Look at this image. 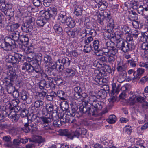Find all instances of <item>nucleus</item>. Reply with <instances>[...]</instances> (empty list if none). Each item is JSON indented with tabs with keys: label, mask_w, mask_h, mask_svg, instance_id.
<instances>
[{
	"label": "nucleus",
	"mask_w": 148,
	"mask_h": 148,
	"mask_svg": "<svg viewBox=\"0 0 148 148\" xmlns=\"http://www.w3.org/2000/svg\"><path fill=\"white\" fill-rule=\"evenodd\" d=\"M126 40L127 41L123 40L122 39H119L116 40V47L124 52H127L132 48V45L128 43L127 41H132L133 40L132 38L129 36L127 37Z\"/></svg>",
	"instance_id": "obj_1"
},
{
	"label": "nucleus",
	"mask_w": 148,
	"mask_h": 148,
	"mask_svg": "<svg viewBox=\"0 0 148 148\" xmlns=\"http://www.w3.org/2000/svg\"><path fill=\"white\" fill-rule=\"evenodd\" d=\"M103 105V103L100 101L90 103V105L88 109L87 114L90 116H95L97 110H100L102 108Z\"/></svg>",
	"instance_id": "obj_2"
},
{
	"label": "nucleus",
	"mask_w": 148,
	"mask_h": 148,
	"mask_svg": "<svg viewBox=\"0 0 148 148\" xmlns=\"http://www.w3.org/2000/svg\"><path fill=\"white\" fill-rule=\"evenodd\" d=\"M56 114H51L49 117H41V123L43 124L44 127H46L45 129L48 130L50 129L49 123L54 120Z\"/></svg>",
	"instance_id": "obj_3"
},
{
	"label": "nucleus",
	"mask_w": 148,
	"mask_h": 148,
	"mask_svg": "<svg viewBox=\"0 0 148 148\" xmlns=\"http://www.w3.org/2000/svg\"><path fill=\"white\" fill-rule=\"evenodd\" d=\"M113 28L109 27V29L106 30L103 33V35L106 40L109 39L111 40L115 37Z\"/></svg>",
	"instance_id": "obj_4"
},
{
	"label": "nucleus",
	"mask_w": 148,
	"mask_h": 148,
	"mask_svg": "<svg viewBox=\"0 0 148 148\" xmlns=\"http://www.w3.org/2000/svg\"><path fill=\"white\" fill-rule=\"evenodd\" d=\"M21 99L24 101L28 104H30L32 102V99L28 96V93L24 90H22L20 93Z\"/></svg>",
	"instance_id": "obj_5"
},
{
	"label": "nucleus",
	"mask_w": 148,
	"mask_h": 148,
	"mask_svg": "<svg viewBox=\"0 0 148 148\" xmlns=\"http://www.w3.org/2000/svg\"><path fill=\"white\" fill-rule=\"evenodd\" d=\"M103 15L105 17V20H106L108 22L107 27L112 28H114V25L113 19L111 18V15L107 12H105L103 14Z\"/></svg>",
	"instance_id": "obj_6"
},
{
	"label": "nucleus",
	"mask_w": 148,
	"mask_h": 148,
	"mask_svg": "<svg viewBox=\"0 0 148 148\" xmlns=\"http://www.w3.org/2000/svg\"><path fill=\"white\" fill-rule=\"evenodd\" d=\"M30 64L34 68L35 72L36 73H39L41 69L39 65V62L36 59L33 60H31Z\"/></svg>",
	"instance_id": "obj_7"
},
{
	"label": "nucleus",
	"mask_w": 148,
	"mask_h": 148,
	"mask_svg": "<svg viewBox=\"0 0 148 148\" xmlns=\"http://www.w3.org/2000/svg\"><path fill=\"white\" fill-rule=\"evenodd\" d=\"M21 29L23 32L28 33L32 30L33 27L32 25L28 24V23L25 22L23 24Z\"/></svg>",
	"instance_id": "obj_8"
},
{
	"label": "nucleus",
	"mask_w": 148,
	"mask_h": 148,
	"mask_svg": "<svg viewBox=\"0 0 148 148\" xmlns=\"http://www.w3.org/2000/svg\"><path fill=\"white\" fill-rule=\"evenodd\" d=\"M20 25L18 23H13L12 24L7 26V29L11 32L16 31L20 27Z\"/></svg>",
	"instance_id": "obj_9"
},
{
	"label": "nucleus",
	"mask_w": 148,
	"mask_h": 148,
	"mask_svg": "<svg viewBox=\"0 0 148 148\" xmlns=\"http://www.w3.org/2000/svg\"><path fill=\"white\" fill-rule=\"evenodd\" d=\"M29 40L28 36L25 35H21L19 40V42H18L19 44H22L25 45L28 44Z\"/></svg>",
	"instance_id": "obj_10"
},
{
	"label": "nucleus",
	"mask_w": 148,
	"mask_h": 148,
	"mask_svg": "<svg viewBox=\"0 0 148 148\" xmlns=\"http://www.w3.org/2000/svg\"><path fill=\"white\" fill-rule=\"evenodd\" d=\"M54 105L51 103L47 104L45 106V108L48 112H50L51 114H56L57 115V112L56 110H54Z\"/></svg>",
	"instance_id": "obj_11"
},
{
	"label": "nucleus",
	"mask_w": 148,
	"mask_h": 148,
	"mask_svg": "<svg viewBox=\"0 0 148 148\" xmlns=\"http://www.w3.org/2000/svg\"><path fill=\"white\" fill-rule=\"evenodd\" d=\"M138 12L139 14L144 16L147 14V12L148 11V6L146 7H143L141 5H140L137 9Z\"/></svg>",
	"instance_id": "obj_12"
},
{
	"label": "nucleus",
	"mask_w": 148,
	"mask_h": 148,
	"mask_svg": "<svg viewBox=\"0 0 148 148\" xmlns=\"http://www.w3.org/2000/svg\"><path fill=\"white\" fill-rule=\"evenodd\" d=\"M22 69L23 70H26L29 72H33L34 71V69L30 63H25L22 66Z\"/></svg>",
	"instance_id": "obj_13"
},
{
	"label": "nucleus",
	"mask_w": 148,
	"mask_h": 148,
	"mask_svg": "<svg viewBox=\"0 0 148 148\" xmlns=\"http://www.w3.org/2000/svg\"><path fill=\"white\" fill-rule=\"evenodd\" d=\"M44 105V102L42 101L41 100L38 99L35 101L34 102V106L35 107H36V108H42L43 107V109L42 110V114L44 115H46L47 114H45V112H44V111L45 110V109L43 108L44 107L43 106Z\"/></svg>",
	"instance_id": "obj_14"
},
{
	"label": "nucleus",
	"mask_w": 148,
	"mask_h": 148,
	"mask_svg": "<svg viewBox=\"0 0 148 148\" xmlns=\"http://www.w3.org/2000/svg\"><path fill=\"white\" fill-rule=\"evenodd\" d=\"M85 32L88 34L95 36L96 34V31L93 29H92L90 26L86 25L85 26Z\"/></svg>",
	"instance_id": "obj_15"
},
{
	"label": "nucleus",
	"mask_w": 148,
	"mask_h": 148,
	"mask_svg": "<svg viewBox=\"0 0 148 148\" xmlns=\"http://www.w3.org/2000/svg\"><path fill=\"white\" fill-rule=\"evenodd\" d=\"M145 72V69L142 68H139L137 69L136 73L134 75V79H138L140 78L142 75Z\"/></svg>",
	"instance_id": "obj_16"
},
{
	"label": "nucleus",
	"mask_w": 148,
	"mask_h": 148,
	"mask_svg": "<svg viewBox=\"0 0 148 148\" xmlns=\"http://www.w3.org/2000/svg\"><path fill=\"white\" fill-rule=\"evenodd\" d=\"M47 22V20L45 19L43 16L38 17L36 23L39 27H43Z\"/></svg>",
	"instance_id": "obj_17"
},
{
	"label": "nucleus",
	"mask_w": 148,
	"mask_h": 148,
	"mask_svg": "<svg viewBox=\"0 0 148 148\" xmlns=\"http://www.w3.org/2000/svg\"><path fill=\"white\" fill-rule=\"evenodd\" d=\"M58 61L59 64L61 63L66 67L69 66L71 62L70 60L68 58L66 57L63 58L62 60L60 59H58Z\"/></svg>",
	"instance_id": "obj_18"
},
{
	"label": "nucleus",
	"mask_w": 148,
	"mask_h": 148,
	"mask_svg": "<svg viewBox=\"0 0 148 148\" xmlns=\"http://www.w3.org/2000/svg\"><path fill=\"white\" fill-rule=\"evenodd\" d=\"M9 5L8 3H5L4 2V0H0V9L3 13L6 11L9 8Z\"/></svg>",
	"instance_id": "obj_19"
},
{
	"label": "nucleus",
	"mask_w": 148,
	"mask_h": 148,
	"mask_svg": "<svg viewBox=\"0 0 148 148\" xmlns=\"http://www.w3.org/2000/svg\"><path fill=\"white\" fill-rule=\"evenodd\" d=\"M6 62L12 63V64H16V61L14 56L10 55L6 57Z\"/></svg>",
	"instance_id": "obj_20"
},
{
	"label": "nucleus",
	"mask_w": 148,
	"mask_h": 148,
	"mask_svg": "<svg viewBox=\"0 0 148 148\" xmlns=\"http://www.w3.org/2000/svg\"><path fill=\"white\" fill-rule=\"evenodd\" d=\"M78 109V107L76 105H73L71 106V109L68 111V115L71 116H74Z\"/></svg>",
	"instance_id": "obj_21"
},
{
	"label": "nucleus",
	"mask_w": 148,
	"mask_h": 148,
	"mask_svg": "<svg viewBox=\"0 0 148 148\" xmlns=\"http://www.w3.org/2000/svg\"><path fill=\"white\" fill-rule=\"evenodd\" d=\"M34 141L37 142L38 143V145L39 146L41 144L42 145L45 141V140L44 138L40 136H36L34 137Z\"/></svg>",
	"instance_id": "obj_22"
},
{
	"label": "nucleus",
	"mask_w": 148,
	"mask_h": 148,
	"mask_svg": "<svg viewBox=\"0 0 148 148\" xmlns=\"http://www.w3.org/2000/svg\"><path fill=\"white\" fill-rule=\"evenodd\" d=\"M122 63L118 62L117 65L116 69L117 71L119 72V73H127L126 72V69L124 66L121 65Z\"/></svg>",
	"instance_id": "obj_23"
},
{
	"label": "nucleus",
	"mask_w": 148,
	"mask_h": 148,
	"mask_svg": "<svg viewBox=\"0 0 148 148\" xmlns=\"http://www.w3.org/2000/svg\"><path fill=\"white\" fill-rule=\"evenodd\" d=\"M58 117L61 123L68 122L70 121V119L68 117V116L64 113L61 114L60 116L59 115Z\"/></svg>",
	"instance_id": "obj_24"
},
{
	"label": "nucleus",
	"mask_w": 148,
	"mask_h": 148,
	"mask_svg": "<svg viewBox=\"0 0 148 148\" xmlns=\"http://www.w3.org/2000/svg\"><path fill=\"white\" fill-rule=\"evenodd\" d=\"M65 23H66L67 26L71 28L74 27L75 25V21L71 18L68 17L66 18Z\"/></svg>",
	"instance_id": "obj_25"
},
{
	"label": "nucleus",
	"mask_w": 148,
	"mask_h": 148,
	"mask_svg": "<svg viewBox=\"0 0 148 148\" xmlns=\"http://www.w3.org/2000/svg\"><path fill=\"white\" fill-rule=\"evenodd\" d=\"M4 41L13 47L14 46H15V47L16 46V44L15 41L12 38L10 37L6 36L4 38Z\"/></svg>",
	"instance_id": "obj_26"
},
{
	"label": "nucleus",
	"mask_w": 148,
	"mask_h": 148,
	"mask_svg": "<svg viewBox=\"0 0 148 148\" xmlns=\"http://www.w3.org/2000/svg\"><path fill=\"white\" fill-rule=\"evenodd\" d=\"M24 126L23 127L21 128V131L25 133H28L31 131L29 121H28L27 123H25Z\"/></svg>",
	"instance_id": "obj_27"
},
{
	"label": "nucleus",
	"mask_w": 148,
	"mask_h": 148,
	"mask_svg": "<svg viewBox=\"0 0 148 148\" xmlns=\"http://www.w3.org/2000/svg\"><path fill=\"white\" fill-rule=\"evenodd\" d=\"M11 36L12 39L15 42H19V40L20 37V33L18 31L12 32Z\"/></svg>",
	"instance_id": "obj_28"
},
{
	"label": "nucleus",
	"mask_w": 148,
	"mask_h": 148,
	"mask_svg": "<svg viewBox=\"0 0 148 148\" xmlns=\"http://www.w3.org/2000/svg\"><path fill=\"white\" fill-rule=\"evenodd\" d=\"M127 73H119L117 76V80L119 83L123 82L126 79Z\"/></svg>",
	"instance_id": "obj_29"
},
{
	"label": "nucleus",
	"mask_w": 148,
	"mask_h": 148,
	"mask_svg": "<svg viewBox=\"0 0 148 148\" xmlns=\"http://www.w3.org/2000/svg\"><path fill=\"white\" fill-rule=\"evenodd\" d=\"M1 48L3 50L6 51H11L14 47L6 43L4 41L1 45Z\"/></svg>",
	"instance_id": "obj_30"
},
{
	"label": "nucleus",
	"mask_w": 148,
	"mask_h": 148,
	"mask_svg": "<svg viewBox=\"0 0 148 148\" xmlns=\"http://www.w3.org/2000/svg\"><path fill=\"white\" fill-rule=\"evenodd\" d=\"M17 78V76L15 73H8L7 79L10 81L11 82L16 81Z\"/></svg>",
	"instance_id": "obj_31"
},
{
	"label": "nucleus",
	"mask_w": 148,
	"mask_h": 148,
	"mask_svg": "<svg viewBox=\"0 0 148 148\" xmlns=\"http://www.w3.org/2000/svg\"><path fill=\"white\" fill-rule=\"evenodd\" d=\"M30 121L33 122L36 124L41 123V117L40 118L36 114H34L32 116Z\"/></svg>",
	"instance_id": "obj_32"
},
{
	"label": "nucleus",
	"mask_w": 148,
	"mask_h": 148,
	"mask_svg": "<svg viewBox=\"0 0 148 148\" xmlns=\"http://www.w3.org/2000/svg\"><path fill=\"white\" fill-rule=\"evenodd\" d=\"M137 14L135 12L131 10L129 15V18L131 21H133L137 19Z\"/></svg>",
	"instance_id": "obj_33"
},
{
	"label": "nucleus",
	"mask_w": 148,
	"mask_h": 148,
	"mask_svg": "<svg viewBox=\"0 0 148 148\" xmlns=\"http://www.w3.org/2000/svg\"><path fill=\"white\" fill-rule=\"evenodd\" d=\"M69 104L68 103L65 101H64L61 103L60 107L63 111H67L69 108Z\"/></svg>",
	"instance_id": "obj_34"
},
{
	"label": "nucleus",
	"mask_w": 148,
	"mask_h": 148,
	"mask_svg": "<svg viewBox=\"0 0 148 148\" xmlns=\"http://www.w3.org/2000/svg\"><path fill=\"white\" fill-rule=\"evenodd\" d=\"M66 74L69 77H72L75 75V72L72 69L67 68L66 69Z\"/></svg>",
	"instance_id": "obj_35"
},
{
	"label": "nucleus",
	"mask_w": 148,
	"mask_h": 148,
	"mask_svg": "<svg viewBox=\"0 0 148 148\" xmlns=\"http://www.w3.org/2000/svg\"><path fill=\"white\" fill-rule=\"evenodd\" d=\"M80 128H77L75 132H71L69 138L72 139L74 137H78L80 135Z\"/></svg>",
	"instance_id": "obj_36"
},
{
	"label": "nucleus",
	"mask_w": 148,
	"mask_h": 148,
	"mask_svg": "<svg viewBox=\"0 0 148 148\" xmlns=\"http://www.w3.org/2000/svg\"><path fill=\"white\" fill-rule=\"evenodd\" d=\"M128 103L130 106L135 104L137 105V99L136 95H133L132 97H130L128 101Z\"/></svg>",
	"instance_id": "obj_37"
},
{
	"label": "nucleus",
	"mask_w": 148,
	"mask_h": 148,
	"mask_svg": "<svg viewBox=\"0 0 148 148\" xmlns=\"http://www.w3.org/2000/svg\"><path fill=\"white\" fill-rule=\"evenodd\" d=\"M44 60L45 63L49 65L53 63L52 59L49 55H45L44 57Z\"/></svg>",
	"instance_id": "obj_38"
},
{
	"label": "nucleus",
	"mask_w": 148,
	"mask_h": 148,
	"mask_svg": "<svg viewBox=\"0 0 148 148\" xmlns=\"http://www.w3.org/2000/svg\"><path fill=\"white\" fill-rule=\"evenodd\" d=\"M82 10L81 6L76 5L74 8V13L77 16H81L82 15Z\"/></svg>",
	"instance_id": "obj_39"
},
{
	"label": "nucleus",
	"mask_w": 148,
	"mask_h": 148,
	"mask_svg": "<svg viewBox=\"0 0 148 148\" xmlns=\"http://www.w3.org/2000/svg\"><path fill=\"white\" fill-rule=\"evenodd\" d=\"M16 64L18 62H22L24 61V56L19 53H15L14 54Z\"/></svg>",
	"instance_id": "obj_40"
},
{
	"label": "nucleus",
	"mask_w": 148,
	"mask_h": 148,
	"mask_svg": "<svg viewBox=\"0 0 148 148\" xmlns=\"http://www.w3.org/2000/svg\"><path fill=\"white\" fill-rule=\"evenodd\" d=\"M99 9L101 10H104L106 9L108 6V3L105 1L101 2L98 4Z\"/></svg>",
	"instance_id": "obj_41"
},
{
	"label": "nucleus",
	"mask_w": 148,
	"mask_h": 148,
	"mask_svg": "<svg viewBox=\"0 0 148 148\" xmlns=\"http://www.w3.org/2000/svg\"><path fill=\"white\" fill-rule=\"evenodd\" d=\"M147 38L146 42H144L142 43L141 47V49L144 51L145 52H147L148 53V38Z\"/></svg>",
	"instance_id": "obj_42"
},
{
	"label": "nucleus",
	"mask_w": 148,
	"mask_h": 148,
	"mask_svg": "<svg viewBox=\"0 0 148 148\" xmlns=\"http://www.w3.org/2000/svg\"><path fill=\"white\" fill-rule=\"evenodd\" d=\"M93 47L94 50L97 52H99L100 50V45L99 42L98 40H95L93 42Z\"/></svg>",
	"instance_id": "obj_43"
},
{
	"label": "nucleus",
	"mask_w": 148,
	"mask_h": 148,
	"mask_svg": "<svg viewBox=\"0 0 148 148\" xmlns=\"http://www.w3.org/2000/svg\"><path fill=\"white\" fill-rule=\"evenodd\" d=\"M116 120V116L114 115H112L109 116L107 119V121L110 124H113L115 122Z\"/></svg>",
	"instance_id": "obj_44"
},
{
	"label": "nucleus",
	"mask_w": 148,
	"mask_h": 148,
	"mask_svg": "<svg viewBox=\"0 0 148 148\" xmlns=\"http://www.w3.org/2000/svg\"><path fill=\"white\" fill-rule=\"evenodd\" d=\"M81 100H83L82 103H88L89 98L87 95L85 93H82L81 94Z\"/></svg>",
	"instance_id": "obj_45"
},
{
	"label": "nucleus",
	"mask_w": 148,
	"mask_h": 148,
	"mask_svg": "<svg viewBox=\"0 0 148 148\" xmlns=\"http://www.w3.org/2000/svg\"><path fill=\"white\" fill-rule=\"evenodd\" d=\"M53 28L55 31L59 34L61 33L62 32V29L59 24H55L53 27Z\"/></svg>",
	"instance_id": "obj_46"
},
{
	"label": "nucleus",
	"mask_w": 148,
	"mask_h": 148,
	"mask_svg": "<svg viewBox=\"0 0 148 148\" xmlns=\"http://www.w3.org/2000/svg\"><path fill=\"white\" fill-rule=\"evenodd\" d=\"M67 18L66 15L60 13L58 15V19L62 23H65Z\"/></svg>",
	"instance_id": "obj_47"
},
{
	"label": "nucleus",
	"mask_w": 148,
	"mask_h": 148,
	"mask_svg": "<svg viewBox=\"0 0 148 148\" xmlns=\"http://www.w3.org/2000/svg\"><path fill=\"white\" fill-rule=\"evenodd\" d=\"M15 90V88L12 83L9 84L7 87V92L11 94Z\"/></svg>",
	"instance_id": "obj_48"
},
{
	"label": "nucleus",
	"mask_w": 148,
	"mask_h": 148,
	"mask_svg": "<svg viewBox=\"0 0 148 148\" xmlns=\"http://www.w3.org/2000/svg\"><path fill=\"white\" fill-rule=\"evenodd\" d=\"M132 25L136 29H141L143 26L142 24L140 23L138 21L136 20L132 21Z\"/></svg>",
	"instance_id": "obj_49"
},
{
	"label": "nucleus",
	"mask_w": 148,
	"mask_h": 148,
	"mask_svg": "<svg viewBox=\"0 0 148 148\" xmlns=\"http://www.w3.org/2000/svg\"><path fill=\"white\" fill-rule=\"evenodd\" d=\"M28 113V110L27 109L23 108L21 110V116L22 118L27 117Z\"/></svg>",
	"instance_id": "obj_50"
},
{
	"label": "nucleus",
	"mask_w": 148,
	"mask_h": 148,
	"mask_svg": "<svg viewBox=\"0 0 148 148\" xmlns=\"http://www.w3.org/2000/svg\"><path fill=\"white\" fill-rule=\"evenodd\" d=\"M30 121L31 122L30 123V125L31 127V132H33L37 131L38 129V125L36 123H34L33 122Z\"/></svg>",
	"instance_id": "obj_51"
},
{
	"label": "nucleus",
	"mask_w": 148,
	"mask_h": 148,
	"mask_svg": "<svg viewBox=\"0 0 148 148\" xmlns=\"http://www.w3.org/2000/svg\"><path fill=\"white\" fill-rule=\"evenodd\" d=\"M86 44L84 47L83 51L86 53L90 52L92 49L91 45L90 44L89 45L88 44Z\"/></svg>",
	"instance_id": "obj_52"
},
{
	"label": "nucleus",
	"mask_w": 148,
	"mask_h": 148,
	"mask_svg": "<svg viewBox=\"0 0 148 148\" xmlns=\"http://www.w3.org/2000/svg\"><path fill=\"white\" fill-rule=\"evenodd\" d=\"M82 105H84V113L87 114L88 110L90 105V103H82Z\"/></svg>",
	"instance_id": "obj_53"
},
{
	"label": "nucleus",
	"mask_w": 148,
	"mask_h": 148,
	"mask_svg": "<svg viewBox=\"0 0 148 148\" xmlns=\"http://www.w3.org/2000/svg\"><path fill=\"white\" fill-rule=\"evenodd\" d=\"M116 100V98L114 97H112L109 99L108 101L109 103L108 106L110 108L112 107L113 105V103Z\"/></svg>",
	"instance_id": "obj_54"
},
{
	"label": "nucleus",
	"mask_w": 148,
	"mask_h": 148,
	"mask_svg": "<svg viewBox=\"0 0 148 148\" xmlns=\"http://www.w3.org/2000/svg\"><path fill=\"white\" fill-rule=\"evenodd\" d=\"M106 45L107 47L110 50L114 47L115 44L111 40H110L106 42Z\"/></svg>",
	"instance_id": "obj_55"
},
{
	"label": "nucleus",
	"mask_w": 148,
	"mask_h": 148,
	"mask_svg": "<svg viewBox=\"0 0 148 148\" xmlns=\"http://www.w3.org/2000/svg\"><path fill=\"white\" fill-rule=\"evenodd\" d=\"M57 95L61 100H64L65 99L63 97L65 95V93L62 90H58L57 92Z\"/></svg>",
	"instance_id": "obj_56"
},
{
	"label": "nucleus",
	"mask_w": 148,
	"mask_h": 148,
	"mask_svg": "<svg viewBox=\"0 0 148 148\" xmlns=\"http://www.w3.org/2000/svg\"><path fill=\"white\" fill-rule=\"evenodd\" d=\"M71 132H69L67 130H64L61 131L60 134L62 136H64L69 138L71 135Z\"/></svg>",
	"instance_id": "obj_57"
},
{
	"label": "nucleus",
	"mask_w": 148,
	"mask_h": 148,
	"mask_svg": "<svg viewBox=\"0 0 148 148\" xmlns=\"http://www.w3.org/2000/svg\"><path fill=\"white\" fill-rule=\"evenodd\" d=\"M19 101L17 99H15L12 100V103L14 107L12 108H11L10 110V111L11 110L13 111V110H15V108H16V106L19 103Z\"/></svg>",
	"instance_id": "obj_58"
},
{
	"label": "nucleus",
	"mask_w": 148,
	"mask_h": 148,
	"mask_svg": "<svg viewBox=\"0 0 148 148\" xmlns=\"http://www.w3.org/2000/svg\"><path fill=\"white\" fill-rule=\"evenodd\" d=\"M11 10H12L9 8L6 11H5L4 13L6 16H8L10 17H12L14 16V13L13 11H12Z\"/></svg>",
	"instance_id": "obj_59"
},
{
	"label": "nucleus",
	"mask_w": 148,
	"mask_h": 148,
	"mask_svg": "<svg viewBox=\"0 0 148 148\" xmlns=\"http://www.w3.org/2000/svg\"><path fill=\"white\" fill-rule=\"evenodd\" d=\"M8 110H6L5 111H3L2 114L3 115L4 118L8 116L9 118H10L12 116H11L12 113H14V112L12 111L8 113Z\"/></svg>",
	"instance_id": "obj_60"
},
{
	"label": "nucleus",
	"mask_w": 148,
	"mask_h": 148,
	"mask_svg": "<svg viewBox=\"0 0 148 148\" xmlns=\"http://www.w3.org/2000/svg\"><path fill=\"white\" fill-rule=\"evenodd\" d=\"M130 29L126 26H124L122 28V31L124 34H128L130 32Z\"/></svg>",
	"instance_id": "obj_61"
},
{
	"label": "nucleus",
	"mask_w": 148,
	"mask_h": 148,
	"mask_svg": "<svg viewBox=\"0 0 148 148\" xmlns=\"http://www.w3.org/2000/svg\"><path fill=\"white\" fill-rule=\"evenodd\" d=\"M46 82L45 80L41 81L39 84V87L41 89H44L45 87H46Z\"/></svg>",
	"instance_id": "obj_62"
},
{
	"label": "nucleus",
	"mask_w": 148,
	"mask_h": 148,
	"mask_svg": "<svg viewBox=\"0 0 148 148\" xmlns=\"http://www.w3.org/2000/svg\"><path fill=\"white\" fill-rule=\"evenodd\" d=\"M49 13L51 14V17L53 16H55L57 14V10L56 8H52L51 9L49 10Z\"/></svg>",
	"instance_id": "obj_63"
},
{
	"label": "nucleus",
	"mask_w": 148,
	"mask_h": 148,
	"mask_svg": "<svg viewBox=\"0 0 148 148\" xmlns=\"http://www.w3.org/2000/svg\"><path fill=\"white\" fill-rule=\"evenodd\" d=\"M118 51L117 49L114 47L110 50L109 54L115 56L116 54L118 53Z\"/></svg>",
	"instance_id": "obj_64"
}]
</instances>
